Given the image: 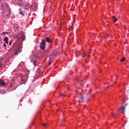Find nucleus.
I'll return each instance as SVG.
<instances>
[{
  "mask_svg": "<svg viewBox=\"0 0 129 129\" xmlns=\"http://www.w3.org/2000/svg\"><path fill=\"white\" fill-rule=\"evenodd\" d=\"M40 47L41 50H44L46 48V40L45 39H42Z\"/></svg>",
  "mask_w": 129,
  "mask_h": 129,
  "instance_id": "f257e3e1",
  "label": "nucleus"
},
{
  "mask_svg": "<svg viewBox=\"0 0 129 129\" xmlns=\"http://www.w3.org/2000/svg\"><path fill=\"white\" fill-rule=\"evenodd\" d=\"M124 109H125V107L122 106L118 109V111L119 112H121V113H123V112L124 111Z\"/></svg>",
  "mask_w": 129,
  "mask_h": 129,
  "instance_id": "f03ea898",
  "label": "nucleus"
},
{
  "mask_svg": "<svg viewBox=\"0 0 129 129\" xmlns=\"http://www.w3.org/2000/svg\"><path fill=\"white\" fill-rule=\"evenodd\" d=\"M10 86L11 87H14V90H15V89H16L17 87L19 86V85H18V84H17L16 83H13Z\"/></svg>",
  "mask_w": 129,
  "mask_h": 129,
  "instance_id": "7ed1b4c3",
  "label": "nucleus"
},
{
  "mask_svg": "<svg viewBox=\"0 0 129 129\" xmlns=\"http://www.w3.org/2000/svg\"><path fill=\"white\" fill-rule=\"evenodd\" d=\"M30 4H27L24 6V9H25V10H29V9H30Z\"/></svg>",
  "mask_w": 129,
  "mask_h": 129,
  "instance_id": "20e7f679",
  "label": "nucleus"
},
{
  "mask_svg": "<svg viewBox=\"0 0 129 129\" xmlns=\"http://www.w3.org/2000/svg\"><path fill=\"white\" fill-rule=\"evenodd\" d=\"M0 86H5V82L3 80H0Z\"/></svg>",
  "mask_w": 129,
  "mask_h": 129,
  "instance_id": "39448f33",
  "label": "nucleus"
},
{
  "mask_svg": "<svg viewBox=\"0 0 129 129\" xmlns=\"http://www.w3.org/2000/svg\"><path fill=\"white\" fill-rule=\"evenodd\" d=\"M4 41H5V43L6 44H9V38L8 37H6L4 39Z\"/></svg>",
  "mask_w": 129,
  "mask_h": 129,
  "instance_id": "423d86ee",
  "label": "nucleus"
},
{
  "mask_svg": "<svg viewBox=\"0 0 129 129\" xmlns=\"http://www.w3.org/2000/svg\"><path fill=\"white\" fill-rule=\"evenodd\" d=\"M46 41L48 42V43H51V40L49 37H46L45 39Z\"/></svg>",
  "mask_w": 129,
  "mask_h": 129,
  "instance_id": "0eeeda50",
  "label": "nucleus"
},
{
  "mask_svg": "<svg viewBox=\"0 0 129 129\" xmlns=\"http://www.w3.org/2000/svg\"><path fill=\"white\" fill-rule=\"evenodd\" d=\"M20 34H19V35H16L15 36H14L15 37V38H16V39H19V38H22V37H23V36H20Z\"/></svg>",
  "mask_w": 129,
  "mask_h": 129,
  "instance_id": "6e6552de",
  "label": "nucleus"
},
{
  "mask_svg": "<svg viewBox=\"0 0 129 129\" xmlns=\"http://www.w3.org/2000/svg\"><path fill=\"white\" fill-rule=\"evenodd\" d=\"M83 101V97L81 96V97H80L79 99V101L80 102H81Z\"/></svg>",
  "mask_w": 129,
  "mask_h": 129,
  "instance_id": "1a4fd4ad",
  "label": "nucleus"
},
{
  "mask_svg": "<svg viewBox=\"0 0 129 129\" xmlns=\"http://www.w3.org/2000/svg\"><path fill=\"white\" fill-rule=\"evenodd\" d=\"M20 14V15H22V16H24V13H23V10H19Z\"/></svg>",
  "mask_w": 129,
  "mask_h": 129,
  "instance_id": "9d476101",
  "label": "nucleus"
},
{
  "mask_svg": "<svg viewBox=\"0 0 129 129\" xmlns=\"http://www.w3.org/2000/svg\"><path fill=\"white\" fill-rule=\"evenodd\" d=\"M21 83H22V84L25 83V80L24 79V78H22L21 79Z\"/></svg>",
  "mask_w": 129,
  "mask_h": 129,
  "instance_id": "9b49d317",
  "label": "nucleus"
},
{
  "mask_svg": "<svg viewBox=\"0 0 129 129\" xmlns=\"http://www.w3.org/2000/svg\"><path fill=\"white\" fill-rule=\"evenodd\" d=\"M113 20L114 22H116V21H117V19H116V18H115V16H113Z\"/></svg>",
  "mask_w": 129,
  "mask_h": 129,
  "instance_id": "f8f14e48",
  "label": "nucleus"
},
{
  "mask_svg": "<svg viewBox=\"0 0 129 129\" xmlns=\"http://www.w3.org/2000/svg\"><path fill=\"white\" fill-rule=\"evenodd\" d=\"M20 52H21V49H20V48H19V49L16 51V54H19V53H20Z\"/></svg>",
  "mask_w": 129,
  "mask_h": 129,
  "instance_id": "ddd939ff",
  "label": "nucleus"
},
{
  "mask_svg": "<svg viewBox=\"0 0 129 129\" xmlns=\"http://www.w3.org/2000/svg\"><path fill=\"white\" fill-rule=\"evenodd\" d=\"M124 60H125V58L124 57H123L122 59H120V61L121 62H123V61H124Z\"/></svg>",
  "mask_w": 129,
  "mask_h": 129,
  "instance_id": "4468645a",
  "label": "nucleus"
},
{
  "mask_svg": "<svg viewBox=\"0 0 129 129\" xmlns=\"http://www.w3.org/2000/svg\"><path fill=\"white\" fill-rule=\"evenodd\" d=\"M0 67H3V62L0 61Z\"/></svg>",
  "mask_w": 129,
  "mask_h": 129,
  "instance_id": "2eb2a0df",
  "label": "nucleus"
},
{
  "mask_svg": "<svg viewBox=\"0 0 129 129\" xmlns=\"http://www.w3.org/2000/svg\"><path fill=\"white\" fill-rule=\"evenodd\" d=\"M3 46H4V47H5V48H6V47H7V44H6V43H4V44H3Z\"/></svg>",
  "mask_w": 129,
  "mask_h": 129,
  "instance_id": "dca6fc26",
  "label": "nucleus"
},
{
  "mask_svg": "<svg viewBox=\"0 0 129 129\" xmlns=\"http://www.w3.org/2000/svg\"><path fill=\"white\" fill-rule=\"evenodd\" d=\"M42 125H43L44 126H46V125H47V124L44 123L42 124Z\"/></svg>",
  "mask_w": 129,
  "mask_h": 129,
  "instance_id": "f3484780",
  "label": "nucleus"
},
{
  "mask_svg": "<svg viewBox=\"0 0 129 129\" xmlns=\"http://www.w3.org/2000/svg\"><path fill=\"white\" fill-rule=\"evenodd\" d=\"M105 85L106 88H107V87H108V86H107V84H105Z\"/></svg>",
  "mask_w": 129,
  "mask_h": 129,
  "instance_id": "a211bd4d",
  "label": "nucleus"
},
{
  "mask_svg": "<svg viewBox=\"0 0 129 129\" xmlns=\"http://www.w3.org/2000/svg\"><path fill=\"white\" fill-rule=\"evenodd\" d=\"M12 43H13V41H11L9 44V45L11 46L12 45Z\"/></svg>",
  "mask_w": 129,
  "mask_h": 129,
  "instance_id": "6ab92c4d",
  "label": "nucleus"
},
{
  "mask_svg": "<svg viewBox=\"0 0 129 129\" xmlns=\"http://www.w3.org/2000/svg\"><path fill=\"white\" fill-rule=\"evenodd\" d=\"M69 30H72V27H69Z\"/></svg>",
  "mask_w": 129,
  "mask_h": 129,
  "instance_id": "aec40b11",
  "label": "nucleus"
},
{
  "mask_svg": "<svg viewBox=\"0 0 129 129\" xmlns=\"http://www.w3.org/2000/svg\"><path fill=\"white\" fill-rule=\"evenodd\" d=\"M6 33H7V32H3L2 34V35H5V34H6Z\"/></svg>",
  "mask_w": 129,
  "mask_h": 129,
  "instance_id": "412c9836",
  "label": "nucleus"
},
{
  "mask_svg": "<svg viewBox=\"0 0 129 129\" xmlns=\"http://www.w3.org/2000/svg\"><path fill=\"white\" fill-rule=\"evenodd\" d=\"M60 96H64V94H61Z\"/></svg>",
  "mask_w": 129,
  "mask_h": 129,
  "instance_id": "4be33fe9",
  "label": "nucleus"
},
{
  "mask_svg": "<svg viewBox=\"0 0 129 129\" xmlns=\"http://www.w3.org/2000/svg\"><path fill=\"white\" fill-rule=\"evenodd\" d=\"M33 63H34V65L35 66H36V64H35V61H34Z\"/></svg>",
  "mask_w": 129,
  "mask_h": 129,
  "instance_id": "5701e85b",
  "label": "nucleus"
},
{
  "mask_svg": "<svg viewBox=\"0 0 129 129\" xmlns=\"http://www.w3.org/2000/svg\"><path fill=\"white\" fill-rule=\"evenodd\" d=\"M0 42H2V39L0 38Z\"/></svg>",
  "mask_w": 129,
  "mask_h": 129,
  "instance_id": "b1692460",
  "label": "nucleus"
}]
</instances>
